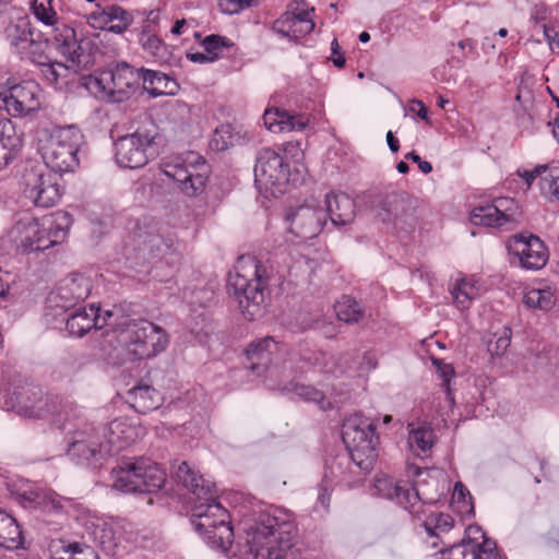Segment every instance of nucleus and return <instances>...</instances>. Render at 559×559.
<instances>
[{"label": "nucleus", "mask_w": 559, "mask_h": 559, "mask_svg": "<svg viewBox=\"0 0 559 559\" xmlns=\"http://www.w3.org/2000/svg\"><path fill=\"white\" fill-rule=\"evenodd\" d=\"M48 417L50 416L52 423L61 429H66L68 423L79 420L81 418V408L70 401H50Z\"/></svg>", "instance_id": "31"}, {"label": "nucleus", "mask_w": 559, "mask_h": 559, "mask_svg": "<svg viewBox=\"0 0 559 559\" xmlns=\"http://www.w3.org/2000/svg\"><path fill=\"white\" fill-rule=\"evenodd\" d=\"M415 199L405 192L388 194L377 211V217L384 224H406L415 213Z\"/></svg>", "instance_id": "23"}, {"label": "nucleus", "mask_w": 559, "mask_h": 559, "mask_svg": "<svg viewBox=\"0 0 559 559\" xmlns=\"http://www.w3.org/2000/svg\"><path fill=\"white\" fill-rule=\"evenodd\" d=\"M405 158L416 163L420 171L426 175L432 171V165L429 162L421 159L415 151L407 153Z\"/></svg>", "instance_id": "63"}, {"label": "nucleus", "mask_w": 559, "mask_h": 559, "mask_svg": "<svg viewBox=\"0 0 559 559\" xmlns=\"http://www.w3.org/2000/svg\"><path fill=\"white\" fill-rule=\"evenodd\" d=\"M38 86L33 82H23L0 93V107L12 116H26L39 107Z\"/></svg>", "instance_id": "22"}, {"label": "nucleus", "mask_w": 559, "mask_h": 559, "mask_svg": "<svg viewBox=\"0 0 559 559\" xmlns=\"http://www.w3.org/2000/svg\"><path fill=\"white\" fill-rule=\"evenodd\" d=\"M246 361L243 364L258 376H261L266 369V362H263L265 352H243Z\"/></svg>", "instance_id": "53"}, {"label": "nucleus", "mask_w": 559, "mask_h": 559, "mask_svg": "<svg viewBox=\"0 0 559 559\" xmlns=\"http://www.w3.org/2000/svg\"><path fill=\"white\" fill-rule=\"evenodd\" d=\"M512 331L508 326H503L493 333H488L484 337L487 349H508L511 344Z\"/></svg>", "instance_id": "49"}, {"label": "nucleus", "mask_w": 559, "mask_h": 559, "mask_svg": "<svg viewBox=\"0 0 559 559\" xmlns=\"http://www.w3.org/2000/svg\"><path fill=\"white\" fill-rule=\"evenodd\" d=\"M45 79L52 84H58L61 78H66L70 67L61 62L50 61L49 57L46 62L38 64Z\"/></svg>", "instance_id": "50"}, {"label": "nucleus", "mask_w": 559, "mask_h": 559, "mask_svg": "<svg viewBox=\"0 0 559 559\" xmlns=\"http://www.w3.org/2000/svg\"><path fill=\"white\" fill-rule=\"evenodd\" d=\"M289 230L298 238L308 240L317 237L326 223V213L321 206L300 205L286 214Z\"/></svg>", "instance_id": "19"}, {"label": "nucleus", "mask_w": 559, "mask_h": 559, "mask_svg": "<svg viewBox=\"0 0 559 559\" xmlns=\"http://www.w3.org/2000/svg\"><path fill=\"white\" fill-rule=\"evenodd\" d=\"M154 135L147 130H136L119 136L115 142V159L122 168H141L148 163Z\"/></svg>", "instance_id": "14"}, {"label": "nucleus", "mask_w": 559, "mask_h": 559, "mask_svg": "<svg viewBox=\"0 0 559 559\" xmlns=\"http://www.w3.org/2000/svg\"><path fill=\"white\" fill-rule=\"evenodd\" d=\"M544 35L546 40L551 45L556 44L559 40V23L554 24H545L544 25Z\"/></svg>", "instance_id": "64"}, {"label": "nucleus", "mask_w": 559, "mask_h": 559, "mask_svg": "<svg viewBox=\"0 0 559 559\" xmlns=\"http://www.w3.org/2000/svg\"><path fill=\"white\" fill-rule=\"evenodd\" d=\"M88 23L94 28L105 29L110 24L107 22V16L104 8L99 7L88 15Z\"/></svg>", "instance_id": "59"}, {"label": "nucleus", "mask_w": 559, "mask_h": 559, "mask_svg": "<svg viewBox=\"0 0 559 559\" xmlns=\"http://www.w3.org/2000/svg\"><path fill=\"white\" fill-rule=\"evenodd\" d=\"M144 320H131L123 313V308L118 317L111 319L112 332L116 334L117 344L120 347L129 348L143 347V340L145 338V328L143 326Z\"/></svg>", "instance_id": "24"}, {"label": "nucleus", "mask_w": 559, "mask_h": 559, "mask_svg": "<svg viewBox=\"0 0 559 559\" xmlns=\"http://www.w3.org/2000/svg\"><path fill=\"white\" fill-rule=\"evenodd\" d=\"M333 488L334 485L332 483L325 481V479L322 478L321 483L317 487L318 497L316 508H318V506H321L323 510H329Z\"/></svg>", "instance_id": "54"}, {"label": "nucleus", "mask_w": 559, "mask_h": 559, "mask_svg": "<svg viewBox=\"0 0 559 559\" xmlns=\"http://www.w3.org/2000/svg\"><path fill=\"white\" fill-rule=\"evenodd\" d=\"M32 10L35 17L45 25H53L57 21V13L52 8V0H34Z\"/></svg>", "instance_id": "47"}, {"label": "nucleus", "mask_w": 559, "mask_h": 559, "mask_svg": "<svg viewBox=\"0 0 559 559\" xmlns=\"http://www.w3.org/2000/svg\"><path fill=\"white\" fill-rule=\"evenodd\" d=\"M334 309L337 319L345 323L359 322L365 314L360 304L350 296H343L338 301H336Z\"/></svg>", "instance_id": "35"}, {"label": "nucleus", "mask_w": 559, "mask_h": 559, "mask_svg": "<svg viewBox=\"0 0 559 559\" xmlns=\"http://www.w3.org/2000/svg\"><path fill=\"white\" fill-rule=\"evenodd\" d=\"M233 45L230 39L216 34L206 36L202 41L204 50L214 58V61L221 58L223 49L230 48Z\"/></svg>", "instance_id": "46"}, {"label": "nucleus", "mask_w": 559, "mask_h": 559, "mask_svg": "<svg viewBox=\"0 0 559 559\" xmlns=\"http://www.w3.org/2000/svg\"><path fill=\"white\" fill-rule=\"evenodd\" d=\"M237 547L242 559H286L294 546L292 514L275 510L246 515L239 523Z\"/></svg>", "instance_id": "1"}, {"label": "nucleus", "mask_w": 559, "mask_h": 559, "mask_svg": "<svg viewBox=\"0 0 559 559\" xmlns=\"http://www.w3.org/2000/svg\"><path fill=\"white\" fill-rule=\"evenodd\" d=\"M22 530L16 520L0 509V547L8 550L24 548Z\"/></svg>", "instance_id": "30"}, {"label": "nucleus", "mask_w": 559, "mask_h": 559, "mask_svg": "<svg viewBox=\"0 0 559 559\" xmlns=\"http://www.w3.org/2000/svg\"><path fill=\"white\" fill-rule=\"evenodd\" d=\"M111 474L112 488L124 493H156L166 481L165 471L144 456L122 459Z\"/></svg>", "instance_id": "5"}, {"label": "nucleus", "mask_w": 559, "mask_h": 559, "mask_svg": "<svg viewBox=\"0 0 559 559\" xmlns=\"http://www.w3.org/2000/svg\"><path fill=\"white\" fill-rule=\"evenodd\" d=\"M139 41L146 52L159 60H165L167 47L165 43L153 33L150 24L143 26Z\"/></svg>", "instance_id": "36"}, {"label": "nucleus", "mask_w": 559, "mask_h": 559, "mask_svg": "<svg viewBox=\"0 0 559 559\" xmlns=\"http://www.w3.org/2000/svg\"><path fill=\"white\" fill-rule=\"evenodd\" d=\"M326 217L334 226L350 224L356 216L355 201L344 192L331 193L325 197Z\"/></svg>", "instance_id": "26"}, {"label": "nucleus", "mask_w": 559, "mask_h": 559, "mask_svg": "<svg viewBox=\"0 0 559 559\" xmlns=\"http://www.w3.org/2000/svg\"><path fill=\"white\" fill-rule=\"evenodd\" d=\"M431 362L436 367L438 378L441 380V388L445 392L447 400L450 404H454V394L451 389V381L455 377V370L451 364L444 362L443 359L431 357Z\"/></svg>", "instance_id": "41"}, {"label": "nucleus", "mask_w": 559, "mask_h": 559, "mask_svg": "<svg viewBox=\"0 0 559 559\" xmlns=\"http://www.w3.org/2000/svg\"><path fill=\"white\" fill-rule=\"evenodd\" d=\"M5 39L11 51L22 61H29L34 64L46 62L47 40L39 38V33L31 26L27 20H20L5 28Z\"/></svg>", "instance_id": "12"}, {"label": "nucleus", "mask_w": 559, "mask_h": 559, "mask_svg": "<svg viewBox=\"0 0 559 559\" xmlns=\"http://www.w3.org/2000/svg\"><path fill=\"white\" fill-rule=\"evenodd\" d=\"M516 207L513 199L498 198L492 203L474 207L469 219L474 225L485 227H503L515 222Z\"/></svg>", "instance_id": "21"}, {"label": "nucleus", "mask_w": 559, "mask_h": 559, "mask_svg": "<svg viewBox=\"0 0 559 559\" xmlns=\"http://www.w3.org/2000/svg\"><path fill=\"white\" fill-rule=\"evenodd\" d=\"M391 498L405 509L415 508L416 503L421 500L419 490L408 481H397L393 487Z\"/></svg>", "instance_id": "37"}, {"label": "nucleus", "mask_w": 559, "mask_h": 559, "mask_svg": "<svg viewBox=\"0 0 559 559\" xmlns=\"http://www.w3.org/2000/svg\"><path fill=\"white\" fill-rule=\"evenodd\" d=\"M126 401L135 412L146 414L162 405L163 396L152 385L139 384L127 391Z\"/></svg>", "instance_id": "28"}, {"label": "nucleus", "mask_w": 559, "mask_h": 559, "mask_svg": "<svg viewBox=\"0 0 559 559\" xmlns=\"http://www.w3.org/2000/svg\"><path fill=\"white\" fill-rule=\"evenodd\" d=\"M141 83L143 90L153 97L173 94V91L168 90V85L174 82L168 75L160 71L141 68Z\"/></svg>", "instance_id": "33"}, {"label": "nucleus", "mask_w": 559, "mask_h": 559, "mask_svg": "<svg viewBox=\"0 0 559 559\" xmlns=\"http://www.w3.org/2000/svg\"><path fill=\"white\" fill-rule=\"evenodd\" d=\"M108 455H115L133 441V429L122 419H115L100 432Z\"/></svg>", "instance_id": "27"}, {"label": "nucleus", "mask_w": 559, "mask_h": 559, "mask_svg": "<svg viewBox=\"0 0 559 559\" xmlns=\"http://www.w3.org/2000/svg\"><path fill=\"white\" fill-rule=\"evenodd\" d=\"M160 169L189 198H195L204 191L210 174L205 159L193 152H189L186 156H173L165 159Z\"/></svg>", "instance_id": "9"}, {"label": "nucleus", "mask_w": 559, "mask_h": 559, "mask_svg": "<svg viewBox=\"0 0 559 559\" xmlns=\"http://www.w3.org/2000/svg\"><path fill=\"white\" fill-rule=\"evenodd\" d=\"M342 440L353 463L369 472L378 457L379 437L374 424L362 415H352L343 423Z\"/></svg>", "instance_id": "7"}, {"label": "nucleus", "mask_w": 559, "mask_h": 559, "mask_svg": "<svg viewBox=\"0 0 559 559\" xmlns=\"http://www.w3.org/2000/svg\"><path fill=\"white\" fill-rule=\"evenodd\" d=\"M456 306L464 310L471 305V301L476 297L475 286L466 280H461L451 292Z\"/></svg>", "instance_id": "42"}, {"label": "nucleus", "mask_w": 559, "mask_h": 559, "mask_svg": "<svg viewBox=\"0 0 559 559\" xmlns=\"http://www.w3.org/2000/svg\"><path fill=\"white\" fill-rule=\"evenodd\" d=\"M67 438V455L76 464L97 468L109 456L99 430L93 425L85 424L81 429L69 430Z\"/></svg>", "instance_id": "10"}, {"label": "nucleus", "mask_w": 559, "mask_h": 559, "mask_svg": "<svg viewBox=\"0 0 559 559\" xmlns=\"http://www.w3.org/2000/svg\"><path fill=\"white\" fill-rule=\"evenodd\" d=\"M138 352H108L105 361L112 367H120L124 364L126 359H136Z\"/></svg>", "instance_id": "57"}, {"label": "nucleus", "mask_w": 559, "mask_h": 559, "mask_svg": "<svg viewBox=\"0 0 559 559\" xmlns=\"http://www.w3.org/2000/svg\"><path fill=\"white\" fill-rule=\"evenodd\" d=\"M132 23L131 14L123 16V19H119L114 23H110L106 29L115 34H122Z\"/></svg>", "instance_id": "61"}, {"label": "nucleus", "mask_w": 559, "mask_h": 559, "mask_svg": "<svg viewBox=\"0 0 559 559\" xmlns=\"http://www.w3.org/2000/svg\"><path fill=\"white\" fill-rule=\"evenodd\" d=\"M235 135L230 124H222L214 130L210 147L215 152H224L233 145Z\"/></svg>", "instance_id": "45"}, {"label": "nucleus", "mask_w": 559, "mask_h": 559, "mask_svg": "<svg viewBox=\"0 0 559 559\" xmlns=\"http://www.w3.org/2000/svg\"><path fill=\"white\" fill-rule=\"evenodd\" d=\"M83 139L75 124L53 127L44 146L46 166L59 174L73 171L80 164L78 153Z\"/></svg>", "instance_id": "8"}, {"label": "nucleus", "mask_w": 559, "mask_h": 559, "mask_svg": "<svg viewBox=\"0 0 559 559\" xmlns=\"http://www.w3.org/2000/svg\"><path fill=\"white\" fill-rule=\"evenodd\" d=\"M283 390L293 392L296 396L306 402H313L318 404L322 409L330 405V402L326 401L324 393L313 385L289 383V385L285 386Z\"/></svg>", "instance_id": "38"}, {"label": "nucleus", "mask_w": 559, "mask_h": 559, "mask_svg": "<svg viewBox=\"0 0 559 559\" xmlns=\"http://www.w3.org/2000/svg\"><path fill=\"white\" fill-rule=\"evenodd\" d=\"M411 427L408 433V444L413 451H419L425 453L432 447V430L426 426Z\"/></svg>", "instance_id": "40"}, {"label": "nucleus", "mask_w": 559, "mask_h": 559, "mask_svg": "<svg viewBox=\"0 0 559 559\" xmlns=\"http://www.w3.org/2000/svg\"><path fill=\"white\" fill-rule=\"evenodd\" d=\"M508 254L527 271H539L548 262L549 252L545 242L536 235L520 233L513 235L507 243Z\"/></svg>", "instance_id": "13"}, {"label": "nucleus", "mask_w": 559, "mask_h": 559, "mask_svg": "<svg viewBox=\"0 0 559 559\" xmlns=\"http://www.w3.org/2000/svg\"><path fill=\"white\" fill-rule=\"evenodd\" d=\"M549 166L547 165H537L533 170H519L518 175L522 177L527 186H531L532 182L543 174H547Z\"/></svg>", "instance_id": "60"}, {"label": "nucleus", "mask_w": 559, "mask_h": 559, "mask_svg": "<svg viewBox=\"0 0 559 559\" xmlns=\"http://www.w3.org/2000/svg\"><path fill=\"white\" fill-rule=\"evenodd\" d=\"M273 267L252 257H240L235 273L229 274L228 290L238 299L239 308L249 321L262 318L270 305V281Z\"/></svg>", "instance_id": "2"}, {"label": "nucleus", "mask_w": 559, "mask_h": 559, "mask_svg": "<svg viewBox=\"0 0 559 559\" xmlns=\"http://www.w3.org/2000/svg\"><path fill=\"white\" fill-rule=\"evenodd\" d=\"M92 283L80 273H71L62 278L46 299L49 309L66 312L84 301L91 294Z\"/></svg>", "instance_id": "17"}, {"label": "nucleus", "mask_w": 559, "mask_h": 559, "mask_svg": "<svg viewBox=\"0 0 559 559\" xmlns=\"http://www.w3.org/2000/svg\"><path fill=\"white\" fill-rule=\"evenodd\" d=\"M23 499L29 503L31 507L37 508L44 504L45 509L59 511L62 509L61 501L56 493H38L31 491L29 493L24 492Z\"/></svg>", "instance_id": "44"}, {"label": "nucleus", "mask_w": 559, "mask_h": 559, "mask_svg": "<svg viewBox=\"0 0 559 559\" xmlns=\"http://www.w3.org/2000/svg\"><path fill=\"white\" fill-rule=\"evenodd\" d=\"M216 496L217 489L214 485L211 495L195 498L192 524L212 548L228 550L234 542L230 515Z\"/></svg>", "instance_id": "4"}, {"label": "nucleus", "mask_w": 559, "mask_h": 559, "mask_svg": "<svg viewBox=\"0 0 559 559\" xmlns=\"http://www.w3.org/2000/svg\"><path fill=\"white\" fill-rule=\"evenodd\" d=\"M12 400L19 413L31 418H47L49 401L44 399L43 390L31 379L20 380L13 386Z\"/></svg>", "instance_id": "18"}, {"label": "nucleus", "mask_w": 559, "mask_h": 559, "mask_svg": "<svg viewBox=\"0 0 559 559\" xmlns=\"http://www.w3.org/2000/svg\"><path fill=\"white\" fill-rule=\"evenodd\" d=\"M145 248H147L152 253L156 252L155 255L173 254L177 251L178 241L173 237L164 238L160 235L152 236L148 241L144 242Z\"/></svg>", "instance_id": "43"}, {"label": "nucleus", "mask_w": 559, "mask_h": 559, "mask_svg": "<svg viewBox=\"0 0 559 559\" xmlns=\"http://www.w3.org/2000/svg\"><path fill=\"white\" fill-rule=\"evenodd\" d=\"M72 223L71 214L59 211L44 217L41 222L35 218L20 219L13 226L11 235L16 250L22 254L43 252L62 243Z\"/></svg>", "instance_id": "3"}, {"label": "nucleus", "mask_w": 559, "mask_h": 559, "mask_svg": "<svg viewBox=\"0 0 559 559\" xmlns=\"http://www.w3.org/2000/svg\"><path fill=\"white\" fill-rule=\"evenodd\" d=\"M100 308L94 304L90 306L88 311L85 308H81L72 313L66 323V329L70 335L75 337H82L93 328L100 330L104 326L110 325L111 319L118 317L121 311V306H115L111 310L99 313Z\"/></svg>", "instance_id": "20"}, {"label": "nucleus", "mask_w": 559, "mask_h": 559, "mask_svg": "<svg viewBox=\"0 0 559 559\" xmlns=\"http://www.w3.org/2000/svg\"><path fill=\"white\" fill-rule=\"evenodd\" d=\"M265 127L272 132L302 131L309 124V117L302 114L293 115L280 108L266 109L263 115Z\"/></svg>", "instance_id": "25"}, {"label": "nucleus", "mask_w": 559, "mask_h": 559, "mask_svg": "<svg viewBox=\"0 0 559 559\" xmlns=\"http://www.w3.org/2000/svg\"><path fill=\"white\" fill-rule=\"evenodd\" d=\"M174 473L177 480L191 491L195 498L211 495V489L214 488L213 483L201 475H197L186 461L180 462Z\"/></svg>", "instance_id": "29"}, {"label": "nucleus", "mask_w": 559, "mask_h": 559, "mask_svg": "<svg viewBox=\"0 0 559 559\" xmlns=\"http://www.w3.org/2000/svg\"><path fill=\"white\" fill-rule=\"evenodd\" d=\"M140 84L141 69L122 61L110 63L95 75H90L85 85L100 100L122 103L135 94Z\"/></svg>", "instance_id": "6"}, {"label": "nucleus", "mask_w": 559, "mask_h": 559, "mask_svg": "<svg viewBox=\"0 0 559 559\" xmlns=\"http://www.w3.org/2000/svg\"><path fill=\"white\" fill-rule=\"evenodd\" d=\"M289 181V166L284 156L270 147L258 151L254 165V182L260 192L272 195L285 193Z\"/></svg>", "instance_id": "11"}, {"label": "nucleus", "mask_w": 559, "mask_h": 559, "mask_svg": "<svg viewBox=\"0 0 559 559\" xmlns=\"http://www.w3.org/2000/svg\"><path fill=\"white\" fill-rule=\"evenodd\" d=\"M523 302L530 309L549 311L556 305L555 290L550 286L528 289L523 296Z\"/></svg>", "instance_id": "34"}, {"label": "nucleus", "mask_w": 559, "mask_h": 559, "mask_svg": "<svg viewBox=\"0 0 559 559\" xmlns=\"http://www.w3.org/2000/svg\"><path fill=\"white\" fill-rule=\"evenodd\" d=\"M543 193L554 197L559 201V166H551L540 180Z\"/></svg>", "instance_id": "51"}, {"label": "nucleus", "mask_w": 559, "mask_h": 559, "mask_svg": "<svg viewBox=\"0 0 559 559\" xmlns=\"http://www.w3.org/2000/svg\"><path fill=\"white\" fill-rule=\"evenodd\" d=\"M314 12V9H297L296 11H287L286 13L289 15L290 25L297 26L298 23H304V33H311L314 29V22L311 19L310 14Z\"/></svg>", "instance_id": "52"}, {"label": "nucleus", "mask_w": 559, "mask_h": 559, "mask_svg": "<svg viewBox=\"0 0 559 559\" xmlns=\"http://www.w3.org/2000/svg\"><path fill=\"white\" fill-rule=\"evenodd\" d=\"M454 524L453 518L448 513L432 514L426 522L425 528L430 536L437 535L436 531L449 532Z\"/></svg>", "instance_id": "48"}, {"label": "nucleus", "mask_w": 559, "mask_h": 559, "mask_svg": "<svg viewBox=\"0 0 559 559\" xmlns=\"http://www.w3.org/2000/svg\"><path fill=\"white\" fill-rule=\"evenodd\" d=\"M104 10H105V13L107 16V22H109V23H114L117 20L123 19V16L130 14L128 11H126L121 7H117V5H108V7H105Z\"/></svg>", "instance_id": "62"}, {"label": "nucleus", "mask_w": 559, "mask_h": 559, "mask_svg": "<svg viewBox=\"0 0 559 559\" xmlns=\"http://www.w3.org/2000/svg\"><path fill=\"white\" fill-rule=\"evenodd\" d=\"M293 27L290 25L289 15L285 12L272 24V31L282 37L293 40Z\"/></svg>", "instance_id": "55"}, {"label": "nucleus", "mask_w": 559, "mask_h": 559, "mask_svg": "<svg viewBox=\"0 0 559 559\" xmlns=\"http://www.w3.org/2000/svg\"><path fill=\"white\" fill-rule=\"evenodd\" d=\"M22 183L25 197L38 207H51L61 198L58 178L55 175L45 174L41 168L25 169Z\"/></svg>", "instance_id": "16"}, {"label": "nucleus", "mask_w": 559, "mask_h": 559, "mask_svg": "<svg viewBox=\"0 0 559 559\" xmlns=\"http://www.w3.org/2000/svg\"><path fill=\"white\" fill-rule=\"evenodd\" d=\"M70 556L68 559H98L95 550L90 546H82L78 543L68 546Z\"/></svg>", "instance_id": "56"}, {"label": "nucleus", "mask_w": 559, "mask_h": 559, "mask_svg": "<svg viewBox=\"0 0 559 559\" xmlns=\"http://www.w3.org/2000/svg\"><path fill=\"white\" fill-rule=\"evenodd\" d=\"M145 328V338L143 340V347H151L152 349H166L169 344L168 334L160 326L145 320L143 321Z\"/></svg>", "instance_id": "39"}, {"label": "nucleus", "mask_w": 559, "mask_h": 559, "mask_svg": "<svg viewBox=\"0 0 559 559\" xmlns=\"http://www.w3.org/2000/svg\"><path fill=\"white\" fill-rule=\"evenodd\" d=\"M218 7L222 12L227 14H236L249 8L247 0H218Z\"/></svg>", "instance_id": "58"}, {"label": "nucleus", "mask_w": 559, "mask_h": 559, "mask_svg": "<svg viewBox=\"0 0 559 559\" xmlns=\"http://www.w3.org/2000/svg\"><path fill=\"white\" fill-rule=\"evenodd\" d=\"M350 462L353 461L349 454H337L326 460L324 475L322 478L333 485L348 483V467L350 466Z\"/></svg>", "instance_id": "32"}, {"label": "nucleus", "mask_w": 559, "mask_h": 559, "mask_svg": "<svg viewBox=\"0 0 559 559\" xmlns=\"http://www.w3.org/2000/svg\"><path fill=\"white\" fill-rule=\"evenodd\" d=\"M50 41L56 50L63 56L71 67L85 68L91 62V40L66 24H58L52 32Z\"/></svg>", "instance_id": "15"}]
</instances>
